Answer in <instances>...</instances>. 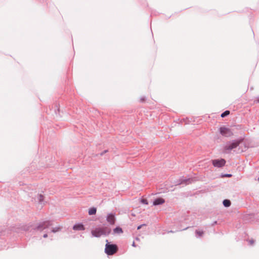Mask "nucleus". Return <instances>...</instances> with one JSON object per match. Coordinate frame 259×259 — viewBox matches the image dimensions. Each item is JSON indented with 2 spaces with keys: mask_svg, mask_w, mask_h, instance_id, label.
Listing matches in <instances>:
<instances>
[{
  "mask_svg": "<svg viewBox=\"0 0 259 259\" xmlns=\"http://www.w3.org/2000/svg\"><path fill=\"white\" fill-rule=\"evenodd\" d=\"M111 232V229L108 227L97 228L92 231V236L96 237H100L102 235H107Z\"/></svg>",
  "mask_w": 259,
  "mask_h": 259,
  "instance_id": "nucleus-1",
  "label": "nucleus"
},
{
  "mask_svg": "<svg viewBox=\"0 0 259 259\" xmlns=\"http://www.w3.org/2000/svg\"><path fill=\"white\" fill-rule=\"evenodd\" d=\"M242 140H235L232 142H229L224 147V152L229 153L232 149L237 148Z\"/></svg>",
  "mask_w": 259,
  "mask_h": 259,
  "instance_id": "nucleus-2",
  "label": "nucleus"
},
{
  "mask_svg": "<svg viewBox=\"0 0 259 259\" xmlns=\"http://www.w3.org/2000/svg\"><path fill=\"white\" fill-rule=\"evenodd\" d=\"M53 225L52 221H46L42 222L40 223L37 226L36 229L38 230L42 231L47 228H48L49 227Z\"/></svg>",
  "mask_w": 259,
  "mask_h": 259,
  "instance_id": "nucleus-3",
  "label": "nucleus"
},
{
  "mask_svg": "<svg viewBox=\"0 0 259 259\" xmlns=\"http://www.w3.org/2000/svg\"><path fill=\"white\" fill-rule=\"evenodd\" d=\"M219 131H220V134L223 136H224L226 137H229L232 136L233 135V132L230 128L224 127V126L221 127L219 128Z\"/></svg>",
  "mask_w": 259,
  "mask_h": 259,
  "instance_id": "nucleus-4",
  "label": "nucleus"
},
{
  "mask_svg": "<svg viewBox=\"0 0 259 259\" xmlns=\"http://www.w3.org/2000/svg\"><path fill=\"white\" fill-rule=\"evenodd\" d=\"M226 160L224 159H214L212 160V163L214 167L220 168L225 166Z\"/></svg>",
  "mask_w": 259,
  "mask_h": 259,
  "instance_id": "nucleus-5",
  "label": "nucleus"
},
{
  "mask_svg": "<svg viewBox=\"0 0 259 259\" xmlns=\"http://www.w3.org/2000/svg\"><path fill=\"white\" fill-rule=\"evenodd\" d=\"M105 249V253L108 255H113V244H109L108 240Z\"/></svg>",
  "mask_w": 259,
  "mask_h": 259,
  "instance_id": "nucleus-6",
  "label": "nucleus"
},
{
  "mask_svg": "<svg viewBox=\"0 0 259 259\" xmlns=\"http://www.w3.org/2000/svg\"><path fill=\"white\" fill-rule=\"evenodd\" d=\"M73 229L75 231H83L85 230V227L82 224L78 223L73 226Z\"/></svg>",
  "mask_w": 259,
  "mask_h": 259,
  "instance_id": "nucleus-7",
  "label": "nucleus"
},
{
  "mask_svg": "<svg viewBox=\"0 0 259 259\" xmlns=\"http://www.w3.org/2000/svg\"><path fill=\"white\" fill-rule=\"evenodd\" d=\"M193 181L192 179H184V178H181L179 180L178 184H185L186 185L189 184L190 183H191V182Z\"/></svg>",
  "mask_w": 259,
  "mask_h": 259,
  "instance_id": "nucleus-8",
  "label": "nucleus"
},
{
  "mask_svg": "<svg viewBox=\"0 0 259 259\" xmlns=\"http://www.w3.org/2000/svg\"><path fill=\"white\" fill-rule=\"evenodd\" d=\"M165 202V200L164 199L162 198H158L154 200L153 202L154 205H160Z\"/></svg>",
  "mask_w": 259,
  "mask_h": 259,
  "instance_id": "nucleus-9",
  "label": "nucleus"
},
{
  "mask_svg": "<svg viewBox=\"0 0 259 259\" xmlns=\"http://www.w3.org/2000/svg\"><path fill=\"white\" fill-rule=\"evenodd\" d=\"M107 221L111 225L113 224V214L110 213L107 217Z\"/></svg>",
  "mask_w": 259,
  "mask_h": 259,
  "instance_id": "nucleus-10",
  "label": "nucleus"
},
{
  "mask_svg": "<svg viewBox=\"0 0 259 259\" xmlns=\"http://www.w3.org/2000/svg\"><path fill=\"white\" fill-rule=\"evenodd\" d=\"M97 211V209L95 207H91L89 210V214L93 215L95 214Z\"/></svg>",
  "mask_w": 259,
  "mask_h": 259,
  "instance_id": "nucleus-11",
  "label": "nucleus"
},
{
  "mask_svg": "<svg viewBox=\"0 0 259 259\" xmlns=\"http://www.w3.org/2000/svg\"><path fill=\"white\" fill-rule=\"evenodd\" d=\"M223 205L225 207H229L231 205V201L228 199H225L223 202Z\"/></svg>",
  "mask_w": 259,
  "mask_h": 259,
  "instance_id": "nucleus-12",
  "label": "nucleus"
},
{
  "mask_svg": "<svg viewBox=\"0 0 259 259\" xmlns=\"http://www.w3.org/2000/svg\"><path fill=\"white\" fill-rule=\"evenodd\" d=\"M123 232L122 229L119 227H117L114 228V233L121 234Z\"/></svg>",
  "mask_w": 259,
  "mask_h": 259,
  "instance_id": "nucleus-13",
  "label": "nucleus"
},
{
  "mask_svg": "<svg viewBox=\"0 0 259 259\" xmlns=\"http://www.w3.org/2000/svg\"><path fill=\"white\" fill-rule=\"evenodd\" d=\"M62 229V227H61V226H58V227H55V228H53L52 229V232L53 233H56L57 232H59L61 230V229Z\"/></svg>",
  "mask_w": 259,
  "mask_h": 259,
  "instance_id": "nucleus-14",
  "label": "nucleus"
},
{
  "mask_svg": "<svg viewBox=\"0 0 259 259\" xmlns=\"http://www.w3.org/2000/svg\"><path fill=\"white\" fill-rule=\"evenodd\" d=\"M195 233H196L197 237H201L204 233L203 231H199V230H196Z\"/></svg>",
  "mask_w": 259,
  "mask_h": 259,
  "instance_id": "nucleus-15",
  "label": "nucleus"
},
{
  "mask_svg": "<svg viewBox=\"0 0 259 259\" xmlns=\"http://www.w3.org/2000/svg\"><path fill=\"white\" fill-rule=\"evenodd\" d=\"M230 114V111L228 110H226L223 113L221 114V116L223 118L226 117V116Z\"/></svg>",
  "mask_w": 259,
  "mask_h": 259,
  "instance_id": "nucleus-16",
  "label": "nucleus"
},
{
  "mask_svg": "<svg viewBox=\"0 0 259 259\" xmlns=\"http://www.w3.org/2000/svg\"><path fill=\"white\" fill-rule=\"evenodd\" d=\"M38 200L39 202H42L44 200V196L41 194L39 195Z\"/></svg>",
  "mask_w": 259,
  "mask_h": 259,
  "instance_id": "nucleus-17",
  "label": "nucleus"
},
{
  "mask_svg": "<svg viewBox=\"0 0 259 259\" xmlns=\"http://www.w3.org/2000/svg\"><path fill=\"white\" fill-rule=\"evenodd\" d=\"M141 203L147 205L148 204V201L146 199H142L141 200Z\"/></svg>",
  "mask_w": 259,
  "mask_h": 259,
  "instance_id": "nucleus-18",
  "label": "nucleus"
},
{
  "mask_svg": "<svg viewBox=\"0 0 259 259\" xmlns=\"http://www.w3.org/2000/svg\"><path fill=\"white\" fill-rule=\"evenodd\" d=\"M145 100H146L145 97H142L140 98V101L141 102H145Z\"/></svg>",
  "mask_w": 259,
  "mask_h": 259,
  "instance_id": "nucleus-19",
  "label": "nucleus"
},
{
  "mask_svg": "<svg viewBox=\"0 0 259 259\" xmlns=\"http://www.w3.org/2000/svg\"><path fill=\"white\" fill-rule=\"evenodd\" d=\"M118 250V247L116 244H114V254L116 253Z\"/></svg>",
  "mask_w": 259,
  "mask_h": 259,
  "instance_id": "nucleus-20",
  "label": "nucleus"
},
{
  "mask_svg": "<svg viewBox=\"0 0 259 259\" xmlns=\"http://www.w3.org/2000/svg\"><path fill=\"white\" fill-rule=\"evenodd\" d=\"M231 176L232 175L231 174H226L224 176L227 177H231Z\"/></svg>",
  "mask_w": 259,
  "mask_h": 259,
  "instance_id": "nucleus-21",
  "label": "nucleus"
},
{
  "mask_svg": "<svg viewBox=\"0 0 259 259\" xmlns=\"http://www.w3.org/2000/svg\"><path fill=\"white\" fill-rule=\"evenodd\" d=\"M249 242H250V244H253V243H254V241L253 240H250Z\"/></svg>",
  "mask_w": 259,
  "mask_h": 259,
  "instance_id": "nucleus-22",
  "label": "nucleus"
},
{
  "mask_svg": "<svg viewBox=\"0 0 259 259\" xmlns=\"http://www.w3.org/2000/svg\"><path fill=\"white\" fill-rule=\"evenodd\" d=\"M44 238H47L48 237L47 234H45L43 236Z\"/></svg>",
  "mask_w": 259,
  "mask_h": 259,
  "instance_id": "nucleus-23",
  "label": "nucleus"
},
{
  "mask_svg": "<svg viewBox=\"0 0 259 259\" xmlns=\"http://www.w3.org/2000/svg\"><path fill=\"white\" fill-rule=\"evenodd\" d=\"M132 246H134V247H136V246L135 242H133V243L132 244Z\"/></svg>",
  "mask_w": 259,
  "mask_h": 259,
  "instance_id": "nucleus-24",
  "label": "nucleus"
},
{
  "mask_svg": "<svg viewBox=\"0 0 259 259\" xmlns=\"http://www.w3.org/2000/svg\"><path fill=\"white\" fill-rule=\"evenodd\" d=\"M217 223V221H215L213 223V224H212V225H214L215 224H216Z\"/></svg>",
  "mask_w": 259,
  "mask_h": 259,
  "instance_id": "nucleus-25",
  "label": "nucleus"
},
{
  "mask_svg": "<svg viewBox=\"0 0 259 259\" xmlns=\"http://www.w3.org/2000/svg\"><path fill=\"white\" fill-rule=\"evenodd\" d=\"M256 101L259 103V97L256 98Z\"/></svg>",
  "mask_w": 259,
  "mask_h": 259,
  "instance_id": "nucleus-26",
  "label": "nucleus"
},
{
  "mask_svg": "<svg viewBox=\"0 0 259 259\" xmlns=\"http://www.w3.org/2000/svg\"><path fill=\"white\" fill-rule=\"evenodd\" d=\"M141 227H142V226H141V225H140V226H138V228H137V229H138V230H139V229H141Z\"/></svg>",
  "mask_w": 259,
  "mask_h": 259,
  "instance_id": "nucleus-27",
  "label": "nucleus"
},
{
  "mask_svg": "<svg viewBox=\"0 0 259 259\" xmlns=\"http://www.w3.org/2000/svg\"><path fill=\"white\" fill-rule=\"evenodd\" d=\"M258 181H259V177L258 178Z\"/></svg>",
  "mask_w": 259,
  "mask_h": 259,
  "instance_id": "nucleus-28",
  "label": "nucleus"
}]
</instances>
